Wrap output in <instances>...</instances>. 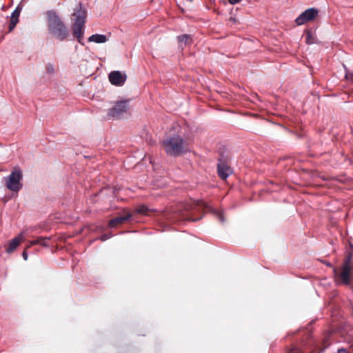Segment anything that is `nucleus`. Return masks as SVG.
Returning <instances> with one entry per match:
<instances>
[{"instance_id":"nucleus-1","label":"nucleus","mask_w":353,"mask_h":353,"mask_svg":"<svg viewBox=\"0 0 353 353\" xmlns=\"http://www.w3.org/2000/svg\"><path fill=\"white\" fill-rule=\"evenodd\" d=\"M46 19L48 30L52 36L61 41L67 39L69 36V30L56 11L48 10Z\"/></svg>"},{"instance_id":"nucleus-2","label":"nucleus","mask_w":353,"mask_h":353,"mask_svg":"<svg viewBox=\"0 0 353 353\" xmlns=\"http://www.w3.org/2000/svg\"><path fill=\"white\" fill-rule=\"evenodd\" d=\"M184 140L179 135H166L161 141L162 146L167 154L171 157H179L185 152Z\"/></svg>"},{"instance_id":"nucleus-3","label":"nucleus","mask_w":353,"mask_h":353,"mask_svg":"<svg viewBox=\"0 0 353 353\" xmlns=\"http://www.w3.org/2000/svg\"><path fill=\"white\" fill-rule=\"evenodd\" d=\"M229 164L228 155L224 152L219 153L217 163V174L223 180L227 179L233 173V169Z\"/></svg>"},{"instance_id":"nucleus-4","label":"nucleus","mask_w":353,"mask_h":353,"mask_svg":"<svg viewBox=\"0 0 353 353\" xmlns=\"http://www.w3.org/2000/svg\"><path fill=\"white\" fill-rule=\"evenodd\" d=\"M22 179V171L20 168H15L8 177L6 181L7 188L12 192H19L23 187Z\"/></svg>"},{"instance_id":"nucleus-5","label":"nucleus","mask_w":353,"mask_h":353,"mask_svg":"<svg viewBox=\"0 0 353 353\" xmlns=\"http://www.w3.org/2000/svg\"><path fill=\"white\" fill-rule=\"evenodd\" d=\"M128 109V101H119L108 110V117L119 119L122 114L125 113Z\"/></svg>"},{"instance_id":"nucleus-6","label":"nucleus","mask_w":353,"mask_h":353,"mask_svg":"<svg viewBox=\"0 0 353 353\" xmlns=\"http://www.w3.org/2000/svg\"><path fill=\"white\" fill-rule=\"evenodd\" d=\"M319 10L314 8H310L303 11L296 19L295 22L298 26H301L316 18Z\"/></svg>"},{"instance_id":"nucleus-7","label":"nucleus","mask_w":353,"mask_h":353,"mask_svg":"<svg viewBox=\"0 0 353 353\" xmlns=\"http://www.w3.org/2000/svg\"><path fill=\"white\" fill-rule=\"evenodd\" d=\"M352 267H341V271L339 272L336 268L333 272L336 277L339 280L340 283L344 285H350Z\"/></svg>"},{"instance_id":"nucleus-8","label":"nucleus","mask_w":353,"mask_h":353,"mask_svg":"<svg viewBox=\"0 0 353 353\" xmlns=\"http://www.w3.org/2000/svg\"><path fill=\"white\" fill-rule=\"evenodd\" d=\"M108 78L110 82L112 85L116 86H121L125 82L127 76L124 72L119 70H114L108 74Z\"/></svg>"},{"instance_id":"nucleus-9","label":"nucleus","mask_w":353,"mask_h":353,"mask_svg":"<svg viewBox=\"0 0 353 353\" xmlns=\"http://www.w3.org/2000/svg\"><path fill=\"white\" fill-rule=\"evenodd\" d=\"M85 23H74L72 26V30L74 37L77 38L78 42L84 46L83 34H84Z\"/></svg>"},{"instance_id":"nucleus-10","label":"nucleus","mask_w":353,"mask_h":353,"mask_svg":"<svg viewBox=\"0 0 353 353\" xmlns=\"http://www.w3.org/2000/svg\"><path fill=\"white\" fill-rule=\"evenodd\" d=\"M199 205L203 210H207L208 212L216 216L221 223H223L225 222V218L222 210H217L203 201H200Z\"/></svg>"},{"instance_id":"nucleus-11","label":"nucleus","mask_w":353,"mask_h":353,"mask_svg":"<svg viewBox=\"0 0 353 353\" xmlns=\"http://www.w3.org/2000/svg\"><path fill=\"white\" fill-rule=\"evenodd\" d=\"M74 15V23H85L86 22V10L83 7L81 3H79L78 6L75 9Z\"/></svg>"},{"instance_id":"nucleus-12","label":"nucleus","mask_w":353,"mask_h":353,"mask_svg":"<svg viewBox=\"0 0 353 353\" xmlns=\"http://www.w3.org/2000/svg\"><path fill=\"white\" fill-rule=\"evenodd\" d=\"M132 217V214L130 212H126L124 216H119L109 221V226L110 228H115L118 225L123 224L124 222L130 220Z\"/></svg>"},{"instance_id":"nucleus-13","label":"nucleus","mask_w":353,"mask_h":353,"mask_svg":"<svg viewBox=\"0 0 353 353\" xmlns=\"http://www.w3.org/2000/svg\"><path fill=\"white\" fill-rule=\"evenodd\" d=\"M176 39L179 43V46L182 48H183V46L190 45L193 42L191 35L188 34L179 35Z\"/></svg>"},{"instance_id":"nucleus-14","label":"nucleus","mask_w":353,"mask_h":353,"mask_svg":"<svg viewBox=\"0 0 353 353\" xmlns=\"http://www.w3.org/2000/svg\"><path fill=\"white\" fill-rule=\"evenodd\" d=\"M89 42H94L96 43H103L108 41L107 37L105 34H94L89 37Z\"/></svg>"},{"instance_id":"nucleus-15","label":"nucleus","mask_w":353,"mask_h":353,"mask_svg":"<svg viewBox=\"0 0 353 353\" xmlns=\"http://www.w3.org/2000/svg\"><path fill=\"white\" fill-rule=\"evenodd\" d=\"M20 239L19 237H15L9 243L8 247L6 249V252L12 253L19 245Z\"/></svg>"},{"instance_id":"nucleus-16","label":"nucleus","mask_w":353,"mask_h":353,"mask_svg":"<svg viewBox=\"0 0 353 353\" xmlns=\"http://www.w3.org/2000/svg\"><path fill=\"white\" fill-rule=\"evenodd\" d=\"M50 239V237L46 236H39L35 240H33L31 242L32 245H41L44 247H48V241Z\"/></svg>"},{"instance_id":"nucleus-17","label":"nucleus","mask_w":353,"mask_h":353,"mask_svg":"<svg viewBox=\"0 0 353 353\" xmlns=\"http://www.w3.org/2000/svg\"><path fill=\"white\" fill-rule=\"evenodd\" d=\"M305 42L307 44L311 45L317 42L316 38L313 35L311 30H306Z\"/></svg>"},{"instance_id":"nucleus-18","label":"nucleus","mask_w":353,"mask_h":353,"mask_svg":"<svg viewBox=\"0 0 353 353\" xmlns=\"http://www.w3.org/2000/svg\"><path fill=\"white\" fill-rule=\"evenodd\" d=\"M22 9H23V6L20 3L16 7V8L14 10V11L12 12L10 18L11 19H19V14H20L21 10H22Z\"/></svg>"},{"instance_id":"nucleus-19","label":"nucleus","mask_w":353,"mask_h":353,"mask_svg":"<svg viewBox=\"0 0 353 353\" xmlns=\"http://www.w3.org/2000/svg\"><path fill=\"white\" fill-rule=\"evenodd\" d=\"M108 192H111V190L109 188H102L97 194H94L93 197L103 198V196L108 194Z\"/></svg>"},{"instance_id":"nucleus-20","label":"nucleus","mask_w":353,"mask_h":353,"mask_svg":"<svg viewBox=\"0 0 353 353\" xmlns=\"http://www.w3.org/2000/svg\"><path fill=\"white\" fill-rule=\"evenodd\" d=\"M150 211L148 206L145 205H141L136 208L135 212L138 214H147V213Z\"/></svg>"},{"instance_id":"nucleus-21","label":"nucleus","mask_w":353,"mask_h":353,"mask_svg":"<svg viewBox=\"0 0 353 353\" xmlns=\"http://www.w3.org/2000/svg\"><path fill=\"white\" fill-rule=\"evenodd\" d=\"M201 219V216L199 218L193 219V218L190 217L188 214H185L183 212H182L180 214V217H179V219L184 220V221H191L193 222L197 221L200 220Z\"/></svg>"},{"instance_id":"nucleus-22","label":"nucleus","mask_w":353,"mask_h":353,"mask_svg":"<svg viewBox=\"0 0 353 353\" xmlns=\"http://www.w3.org/2000/svg\"><path fill=\"white\" fill-rule=\"evenodd\" d=\"M352 259V254L351 252H349L346 255L342 266L352 267V265H351Z\"/></svg>"},{"instance_id":"nucleus-23","label":"nucleus","mask_w":353,"mask_h":353,"mask_svg":"<svg viewBox=\"0 0 353 353\" xmlns=\"http://www.w3.org/2000/svg\"><path fill=\"white\" fill-rule=\"evenodd\" d=\"M46 71L49 74H52L55 72L54 66L52 63H48L46 66Z\"/></svg>"},{"instance_id":"nucleus-24","label":"nucleus","mask_w":353,"mask_h":353,"mask_svg":"<svg viewBox=\"0 0 353 353\" xmlns=\"http://www.w3.org/2000/svg\"><path fill=\"white\" fill-rule=\"evenodd\" d=\"M230 14H232V12L230 13ZM237 23H238V20H237V19L236 18L235 16L231 15L229 17V19H228L227 24L230 26H232L233 25H235V24H237Z\"/></svg>"},{"instance_id":"nucleus-25","label":"nucleus","mask_w":353,"mask_h":353,"mask_svg":"<svg viewBox=\"0 0 353 353\" xmlns=\"http://www.w3.org/2000/svg\"><path fill=\"white\" fill-rule=\"evenodd\" d=\"M19 22V19H11L9 24V32H12L15 28L17 23Z\"/></svg>"},{"instance_id":"nucleus-26","label":"nucleus","mask_w":353,"mask_h":353,"mask_svg":"<svg viewBox=\"0 0 353 353\" xmlns=\"http://www.w3.org/2000/svg\"><path fill=\"white\" fill-rule=\"evenodd\" d=\"M111 236H112L111 234H103V235H101L100 236V239L102 241H105L109 239L110 238H111Z\"/></svg>"},{"instance_id":"nucleus-27","label":"nucleus","mask_w":353,"mask_h":353,"mask_svg":"<svg viewBox=\"0 0 353 353\" xmlns=\"http://www.w3.org/2000/svg\"><path fill=\"white\" fill-rule=\"evenodd\" d=\"M345 78L348 81H353V72H346Z\"/></svg>"},{"instance_id":"nucleus-28","label":"nucleus","mask_w":353,"mask_h":353,"mask_svg":"<svg viewBox=\"0 0 353 353\" xmlns=\"http://www.w3.org/2000/svg\"><path fill=\"white\" fill-rule=\"evenodd\" d=\"M337 353H350L345 348L341 347L338 349Z\"/></svg>"},{"instance_id":"nucleus-29","label":"nucleus","mask_w":353,"mask_h":353,"mask_svg":"<svg viewBox=\"0 0 353 353\" xmlns=\"http://www.w3.org/2000/svg\"><path fill=\"white\" fill-rule=\"evenodd\" d=\"M241 0H228V2L232 5H235L239 3Z\"/></svg>"},{"instance_id":"nucleus-30","label":"nucleus","mask_w":353,"mask_h":353,"mask_svg":"<svg viewBox=\"0 0 353 353\" xmlns=\"http://www.w3.org/2000/svg\"><path fill=\"white\" fill-rule=\"evenodd\" d=\"M22 257L23 258L24 260H28V252L26 251H23V253H22Z\"/></svg>"},{"instance_id":"nucleus-31","label":"nucleus","mask_w":353,"mask_h":353,"mask_svg":"<svg viewBox=\"0 0 353 353\" xmlns=\"http://www.w3.org/2000/svg\"><path fill=\"white\" fill-rule=\"evenodd\" d=\"M290 353H301V352L300 350H299L297 348H294V349L292 350Z\"/></svg>"},{"instance_id":"nucleus-32","label":"nucleus","mask_w":353,"mask_h":353,"mask_svg":"<svg viewBox=\"0 0 353 353\" xmlns=\"http://www.w3.org/2000/svg\"><path fill=\"white\" fill-rule=\"evenodd\" d=\"M327 266L331 267L332 264L330 262H325L324 263Z\"/></svg>"},{"instance_id":"nucleus-33","label":"nucleus","mask_w":353,"mask_h":353,"mask_svg":"<svg viewBox=\"0 0 353 353\" xmlns=\"http://www.w3.org/2000/svg\"><path fill=\"white\" fill-rule=\"evenodd\" d=\"M328 345H326V346H325L323 350L321 349V350H320V352H322L323 351H324V350H325V349Z\"/></svg>"},{"instance_id":"nucleus-34","label":"nucleus","mask_w":353,"mask_h":353,"mask_svg":"<svg viewBox=\"0 0 353 353\" xmlns=\"http://www.w3.org/2000/svg\"><path fill=\"white\" fill-rule=\"evenodd\" d=\"M3 39V37H0V41Z\"/></svg>"}]
</instances>
